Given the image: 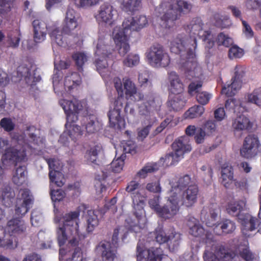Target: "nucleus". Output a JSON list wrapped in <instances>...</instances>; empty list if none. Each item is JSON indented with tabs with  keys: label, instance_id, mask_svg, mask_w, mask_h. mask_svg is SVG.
<instances>
[{
	"label": "nucleus",
	"instance_id": "obj_1",
	"mask_svg": "<svg viewBox=\"0 0 261 261\" xmlns=\"http://www.w3.org/2000/svg\"><path fill=\"white\" fill-rule=\"evenodd\" d=\"M80 214L79 209L65 214L63 217V223H60L57 229V238L59 246H63L69 239V245L75 247L72 257L67 259L66 261H83L81 249L77 246L79 241L85 239L86 235L79 229Z\"/></svg>",
	"mask_w": 261,
	"mask_h": 261
},
{
	"label": "nucleus",
	"instance_id": "obj_2",
	"mask_svg": "<svg viewBox=\"0 0 261 261\" xmlns=\"http://www.w3.org/2000/svg\"><path fill=\"white\" fill-rule=\"evenodd\" d=\"M196 47L197 40L195 37H187L182 34L178 35L170 42V51L180 55L181 68L190 80L196 76V72L199 69L195 60Z\"/></svg>",
	"mask_w": 261,
	"mask_h": 261
},
{
	"label": "nucleus",
	"instance_id": "obj_3",
	"mask_svg": "<svg viewBox=\"0 0 261 261\" xmlns=\"http://www.w3.org/2000/svg\"><path fill=\"white\" fill-rule=\"evenodd\" d=\"M147 23L148 20L145 16H139L136 20L134 17H130L124 20L121 29H114V40L118 47V52L121 56H124L130 50L128 41L132 32L139 31Z\"/></svg>",
	"mask_w": 261,
	"mask_h": 261
},
{
	"label": "nucleus",
	"instance_id": "obj_4",
	"mask_svg": "<svg viewBox=\"0 0 261 261\" xmlns=\"http://www.w3.org/2000/svg\"><path fill=\"white\" fill-rule=\"evenodd\" d=\"M61 105L66 115L65 126L67 129L69 128L68 135L70 138L75 141L77 138L83 134L84 130L80 126L74 123L78 119L77 114L86 107V103L85 101L73 98L71 100H62Z\"/></svg>",
	"mask_w": 261,
	"mask_h": 261
},
{
	"label": "nucleus",
	"instance_id": "obj_5",
	"mask_svg": "<svg viewBox=\"0 0 261 261\" xmlns=\"http://www.w3.org/2000/svg\"><path fill=\"white\" fill-rule=\"evenodd\" d=\"M162 105V101L158 97L151 94L146 97L145 101L138 107L139 114L142 116H145V119L143 123L146 125L143 128L138 132V137L144 139L149 134V131L153 123L156 120L154 117L152 119L150 114L154 111L160 110Z\"/></svg>",
	"mask_w": 261,
	"mask_h": 261
},
{
	"label": "nucleus",
	"instance_id": "obj_6",
	"mask_svg": "<svg viewBox=\"0 0 261 261\" xmlns=\"http://www.w3.org/2000/svg\"><path fill=\"white\" fill-rule=\"evenodd\" d=\"M34 29V39L36 43H40L45 39L48 32L52 40L59 46H63L64 41L57 24L50 20L44 21L35 19L32 22Z\"/></svg>",
	"mask_w": 261,
	"mask_h": 261
},
{
	"label": "nucleus",
	"instance_id": "obj_7",
	"mask_svg": "<svg viewBox=\"0 0 261 261\" xmlns=\"http://www.w3.org/2000/svg\"><path fill=\"white\" fill-rule=\"evenodd\" d=\"M167 3L164 0L160 5L161 7H167ZM168 3L169 9L161 17L162 25L166 28L173 26L174 21L179 19L181 14L189 13L192 9V4L184 0H170Z\"/></svg>",
	"mask_w": 261,
	"mask_h": 261
},
{
	"label": "nucleus",
	"instance_id": "obj_8",
	"mask_svg": "<svg viewBox=\"0 0 261 261\" xmlns=\"http://www.w3.org/2000/svg\"><path fill=\"white\" fill-rule=\"evenodd\" d=\"M125 190L130 194L135 210L139 211L134 213L138 222L137 224L130 225V229L135 230L136 228H138V229H140L142 228L141 221L144 222L145 220L142 216L145 201V197L143 194L144 189L139 182L132 180L127 184Z\"/></svg>",
	"mask_w": 261,
	"mask_h": 261
},
{
	"label": "nucleus",
	"instance_id": "obj_9",
	"mask_svg": "<svg viewBox=\"0 0 261 261\" xmlns=\"http://www.w3.org/2000/svg\"><path fill=\"white\" fill-rule=\"evenodd\" d=\"M172 147L173 151L160 160V163L164 166L169 167L176 165L183 158L184 153L190 152L192 149L189 139L186 136L181 137L175 140L173 143Z\"/></svg>",
	"mask_w": 261,
	"mask_h": 261
},
{
	"label": "nucleus",
	"instance_id": "obj_10",
	"mask_svg": "<svg viewBox=\"0 0 261 261\" xmlns=\"http://www.w3.org/2000/svg\"><path fill=\"white\" fill-rule=\"evenodd\" d=\"M145 56L148 63L153 67H166L170 63L169 54L160 44H154L147 49Z\"/></svg>",
	"mask_w": 261,
	"mask_h": 261
},
{
	"label": "nucleus",
	"instance_id": "obj_11",
	"mask_svg": "<svg viewBox=\"0 0 261 261\" xmlns=\"http://www.w3.org/2000/svg\"><path fill=\"white\" fill-rule=\"evenodd\" d=\"M27 160L26 149L23 146L20 145L7 147L2 156V163L4 169L12 165L16 166L18 163Z\"/></svg>",
	"mask_w": 261,
	"mask_h": 261
},
{
	"label": "nucleus",
	"instance_id": "obj_12",
	"mask_svg": "<svg viewBox=\"0 0 261 261\" xmlns=\"http://www.w3.org/2000/svg\"><path fill=\"white\" fill-rule=\"evenodd\" d=\"M110 46L106 41L104 36L99 37L96 44L95 54L98 57L95 61V66L99 73L102 75V71L107 69L108 64L107 58L111 54Z\"/></svg>",
	"mask_w": 261,
	"mask_h": 261
},
{
	"label": "nucleus",
	"instance_id": "obj_13",
	"mask_svg": "<svg viewBox=\"0 0 261 261\" xmlns=\"http://www.w3.org/2000/svg\"><path fill=\"white\" fill-rule=\"evenodd\" d=\"M124 101L123 97H118L114 101V108L110 110L108 114L110 126L115 129L121 130L125 126V119L121 115Z\"/></svg>",
	"mask_w": 261,
	"mask_h": 261
},
{
	"label": "nucleus",
	"instance_id": "obj_14",
	"mask_svg": "<svg viewBox=\"0 0 261 261\" xmlns=\"http://www.w3.org/2000/svg\"><path fill=\"white\" fill-rule=\"evenodd\" d=\"M119 232V229L115 228L114 230L112 243L104 242L100 243L99 247L101 251L102 261H115L116 258Z\"/></svg>",
	"mask_w": 261,
	"mask_h": 261
},
{
	"label": "nucleus",
	"instance_id": "obj_15",
	"mask_svg": "<svg viewBox=\"0 0 261 261\" xmlns=\"http://www.w3.org/2000/svg\"><path fill=\"white\" fill-rule=\"evenodd\" d=\"M234 75L231 79L230 84L224 86L221 90L222 94L227 97H232L236 94L242 87L243 78L245 75V69L241 65H237L234 69Z\"/></svg>",
	"mask_w": 261,
	"mask_h": 261
},
{
	"label": "nucleus",
	"instance_id": "obj_16",
	"mask_svg": "<svg viewBox=\"0 0 261 261\" xmlns=\"http://www.w3.org/2000/svg\"><path fill=\"white\" fill-rule=\"evenodd\" d=\"M260 144L257 136L255 135H248L243 141L240 149V154L244 158L249 159L257 155Z\"/></svg>",
	"mask_w": 261,
	"mask_h": 261
},
{
	"label": "nucleus",
	"instance_id": "obj_17",
	"mask_svg": "<svg viewBox=\"0 0 261 261\" xmlns=\"http://www.w3.org/2000/svg\"><path fill=\"white\" fill-rule=\"evenodd\" d=\"M179 196L176 192L170 193L168 201L164 206H161L158 215L161 218L168 219L173 217L179 210L180 205Z\"/></svg>",
	"mask_w": 261,
	"mask_h": 261
},
{
	"label": "nucleus",
	"instance_id": "obj_18",
	"mask_svg": "<svg viewBox=\"0 0 261 261\" xmlns=\"http://www.w3.org/2000/svg\"><path fill=\"white\" fill-rule=\"evenodd\" d=\"M137 261H161L163 251L160 248L152 247L146 251L143 244L138 243L137 246Z\"/></svg>",
	"mask_w": 261,
	"mask_h": 261
},
{
	"label": "nucleus",
	"instance_id": "obj_19",
	"mask_svg": "<svg viewBox=\"0 0 261 261\" xmlns=\"http://www.w3.org/2000/svg\"><path fill=\"white\" fill-rule=\"evenodd\" d=\"M20 198H17L15 206V214L22 217L30 210V205L33 203V197L28 189H20L19 192Z\"/></svg>",
	"mask_w": 261,
	"mask_h": 261
},
{
	"label": "nucleus",
	"instance_id": "obj_20",
	"mask_svg": "<svg viewBox=\"0 0 261 261\" xmlns=\"http://www.w3.org/2000/svg\"><path fill=\"white\" fill-rule=\"evenodd\" d=\"M199 189L196 184L190 185L182 192L181 195L177 193L180 205L187 207L192 206L197 201Z\"/></svg>",
	"mask_w": 261,
	"mask_h": 261
},
{
	"label": "nucleus",
	"instance_id": "obj_21",
	"mask_svg": "<svg viewBox=\"0 0 261 261\" xmlns=\"http://www.w3.org/2000/svg\"><path fill=\"white\" fill-rule=\"evenodd\" d=\"M236 257L234 252H228L224 247H220L215 254L205 251L203 255L204 261H236Z\"/></svg>",
	"mask_w": 261,
	"mask_h": 261
},
{
	"label": "nucleus",
	"instance_id": "obj_22",
	"mask_svg": "<svg viewBox=\"0 0 261 261\" xmlns=\"http://www.w3.org/2000/svg\"><path fill=\"white\" fill-rule=\"evenodd\" d=\"M187 226L189 228V233L194 237H202L205 236L203 239L205 242L208 243V240H212L213 234L208 231H205L202 226L199 223V221L194 218L190 217L187 221Z\"/></svg>",
	"mask_w": 261,
	"mask_h": 261
},
{
	"label": "nucleus",
	"instance_id": "obj_23",
	"mask_svg": "<svg viewBox=\"0 0 261 261\" xmlns=\"http://www.w3.org/2000/svg\"><path fill=\"white\" fill-rule=\"evenodd\" d=\"M32 65L28 67L25 65H21L17 68V76L21 79L23 78L26 83L29 85H34L41 79L40 75H36L37 68L32 70Z\"/></svg>",
	"mask_w": 261,
	"mask_h": 261
},
{
	"label": "nucleus",
	"instance_id": "obj_24",
	"mask_svg": "<svg viewBox=\"0 0 261 261\" xmlns=\"http://www.w3.org/2000/svg\"><path fill=\"white\" fill-rule=\"evenodd\" d=\"M202 86V82H191L188 86V93L193 95L196 94L197 101L202 106L207 105L212 97V94L206 91H201L199 90Z\"/></svg>",
	"mask_w": 261,
	"mask_h": 261
},
{
	"label": "nucleus",
	"instance_id": "obj_25",
	"mask_svg": "<svg viewBox=\"0 0 261 261\" xmlns=\"http://www.w3.org/2000/svg\"><path fill=\"white\" fill-rule=\"evenodd\" d=\"M46 161L48 165L49 170V178L50 181L55 182L59 187H62L64 184L63 175L58 171V168L57 166V160L54 158L46 159Z\"/></svg>",
	"mask_w": 261,
	"mask_h": 261
},
{
	"label": "nucleus",
	"instance_id": "obj_26",
	"mask_svg": "<svg viewBox=\"0 0 261 261\" xmlns=\"http://www.w3.org/2000/svg\"><path fill=\"white\" fill-rule=\"evenodd\" d=\"M27 225L25 222L19 218H13L8 221L5 230L12 236L25 234Z\"/></svg>",
	"mask_w": 261,
	"mask_h": 261
},
{
	"label": "nucleus",
	"instance_id": "obj_27",
	"mask_svg": "<svg viewBox=\"0 0 261 261\" xmlns=\"http://www.w3.org/2000/svg\"><path fill=\"white\" fill-rule=\"evenodd\" d=\"M221 183L226 189H232L233 187L234 171L231 165L224 164L221 167Z\"/></svg>",
	"mask_w": 261,
	"mask_h": 261
},
{
	"label": "nucleus",
	"instance_id": "obj_28",
	"mask_svg": "<svg viewBox=\"0 0 261 261\" xmlns=\"http://www.w3.org/2000/svg\"><path fill=\"white\" fill-rule=\"evenodd\" d=\"M220 211L217 206L211 207L208 210V212L205 209H203L201 212L200 219L203 223L208 227L216 226V220Z\"/></svg>",
	"mask_w": 261,
	"mask_h": 261
},
{
	"label": "nucleus",
	"instance_id": "obj_29",
	"mask_svg": "<svg viewBox=\"0 0 261 261\" xmlns=\"http://www.w3.org/2000/svg\"><path fill=\"white\" fill-rule=\"evenodd\" d=\"M170 83V92L175 95H180L184 91V85L179 75L175 71H171L168 74Z\"/></svg>",
	"mask_w": 261,
	"mask_h": 261
},
{
	"label": "nucleus",
	"instance_id": "obj_30",
	"mask_svg": "<svg viewBox=\"0 0 261 261\" xmlns=\"http://www.w3.org/2000/svg\"><path fill=\"white\" fill-rule=\"evenodd\" d=\"M82 125L88 134H93L101 128V125L94 115L86 116L83 117Z\"/></svg>",
	"mask_w": 261,
	"mask_h": 261
},
{
	"label": "nucleus",
	"instance_id": "obj_31",
	"mask_svg": "<svg viewBox=\"0 0 261 261\" xmlns=\"http://www.w3.org/2000/svg\"><path fill=\"white\" fill-rule=\"evenodd\" d=\"M113 8L109 4L102 5L99 9L98 14L95 16L96 20L99 22L112 23L113 17Z\"/></svg>",
	"mask_w": 261,
	"mask_h": 261
},
{
	"label": "nucleus",
	"instance_id": "obj_32",
	"mask_svg": "<svg viewBox=\"0 0 261 261\" xmlns=\"http://www.w3.org/2000/svg\"><path fill=\"white\" fill-rule=\"evenodd\" d=\"M235 229V223L229 219H225L218 223L215 226L214 231L218 235H223L231 233Z\"/></svg>",
	"mask_w": 261,
	"mask_h": 261
},
{
	"label": "nucleus",
	"instance_id": "obj_33",
	"mask_svg": "<svg viewBox=\"0 0 261 261\" xmlns=\"http://www.w3.org/2000/svg\"><path fill=\"white\" fill-rule=\"evenodd\" d=\"M232 127L235 132L248 131L251 129L252 124L249 118L244 115H240L233 120Z\"/></svg>",
	"mask_w": 261,
	"mask_h": 261
},
{
	"label": "nucleus",
	"instance_id": "obj_34",
	"mask_svg": "<svg viewBox=\"0 0 261 261\" xmlns=\"http://www.w3.org/2000/svg\"><path fill=\"white\" fill-rule=\"evenodd\" d=\"M191 184H196L192 179L191 176L188 174H185L181 176L176 182V185L172 186L170 193L174 192L177 193V191L188 188Z\"/></svg>",
	"mask_w": 261,
	"mask_h": 261
},
{
	"label": "nucleus",
	"instance_id": "obj_35",
	"mask_svg": "<svg viewBox=\"0 0 261 261\" xmlns=\"http://www.w3.org/2000/svg\"><path fill=\"white\" fill-rule=\"evenodd\" d=\"M14 197V192L9 185H0V198L5 205L10 206Z\"/></svg>",
	"mask_w": 261,
	"mask_h": 261
},
{
	"label": "nucleus",
	"instance_id": "obj_36",
	"mask_svg": "<svg viewBox=\"0 0 261 261\" xmlns=\"http://www.w3.org/2000/svg\"><path fill=\"white\" fill-rule=\"evenodd\" d=\"M14 197V192L9 185H0V198L5 205L10 206Z\"/></svg>",
	"mask_w": 261,
	"mask_h": 261
},
{
	"label": "nucleus",
	"instance_id": "obj_37",
	"mask_svg": "<svg viewBox=\"0 0 261 261\" xmlns=\"http://www.w3.org/2000/svg\"><path fill=\"white\" fill-rule=\"evenodd\" d=\"M181 241V234L176 232L174 229L168 233V240L166 242L169 250L171 252L175 251L179 246Z\"/></svg>",
	"mask_w": 261,
	"mask_h": 261
},
{
	"label": "nucleus",
	"instance_id": "obj_38",
	"mask_svg": "<svg viewBox=\"0 0 261 261\" xmlns=\"http://www.w3.org/2000/svg\"><path fill=\"white\" fill-rule=\"evenodd\" d=\"M13 183L20 186L25 184L27 181V170L25 166H20L16 168L12 177Z\"/></svg>",
	"mask_w": 261,
	"mask_h": 261
},
{
	"label": "nucleus",
	"instance_id": "obj_39",
	"mask_svg": "<svg viewBox=\"0 0 261 261\" xmlns=\"http://www.w3.org/2000/svg\"><path fill=\"white\" fill-rule=\"evenodd\" d=\"M203 23L200 17L193 18L190 23L187 26V30L190 33L196 35L199 37L201 36V34L204 32L202 30Z\"/></svg>",
	"mask_w": 261,
	"mask_h": 261
},
{
	"label": "nucleus",
	"instance_id": "obj_40",
	"mask_svg": "<svg viewBox=\"0 0 261 261\" xmlns=\"http://www.w3.org/2000/svg\"><path fill=\"white\" fill-rule=\"evenodd\" d=\"M211 21L214 25L221 29L229 27L231 23L229 17L227 15H221L219 13H215L211 18Z\"/></svg>",
	"mask_w": 261,
	"mask_h": 261
},
{
	"label": "nucleus",
	"instance_id": "obj_41",
	"mask_svg": "<svg viewBox=\"0 0 261 261\" xmlns=\"http://www.w3.org/2000/svg\"><path fill=\"white\" fill-rule=\"evenodd\" d=\"M246 102L261 107V87L254 89L251 93L245 96Z\"/></svg>",
	"mask_w": 261,
	"mask_h": 261
},
{
	"label": "nucleus",
	"instance_id": "obj_42",
	"mask_svg": "<svg viewBox=\"0 0 261 261\" xmlns=\"http://www.w3.org/2000/svg\"><path fill=\"white\" fill-rule=\"evenodd\" d=\"M26 134L30 139V141L34 145H39L42 144L43 141L39 136H38L39 129L34 125H29L26 128Z\"/></svg>",
	"mask_w": 261,
	"mask_h": 261
},
{
	"label": "nucleus",
	"instance_id": "obj_43",
	"mask_svg": "<svg viewBox=\"0 0 261 261\" xmlns=\"http://www.w3.org/2000/svg\"><path fill=\"white\" fill-rule=\"evenodd\" d=\"M205 111L203 106L195 105L190 108L184 114L186 119H194L200 117Z\"/></svg>",
	"mask_w": 261,
	"mask_h": 261
},
{
	"label": "nucleus",
	"instance_id": "obj_44",
	"mask_svg": "<svg viewBox=\"0 0 261 261\" xmlns=\"http://www.w3.org/2000/svg\"><path fill=\"white\" fill-rule=\"evenodd\" d=\"M186 103L181 95H175L167 102L168 106L174 111H178L182 109Z\"/></svg>",
	"mask_w": 261,
	"mask_h": 261
},
{
	"label": "nucleus",
	"instance_id": "obj_45",
	"mask_svg": "<svg viewBox=\"0 0 261 261\" xmlns=\"http://www.w3.org/2000/svg\"><path fill=\"white\" fill-rule=\"evenodd\" d=\"M87 230L89 232H92L99 224L97 215L93 210H89L87 215Z\"/></svg>",
	"mask_w": 261,
	"mask_h": 261
},
{
	"label": "nucleus",
	"instance_id": "obj_46",
	"mask_svg": "<svg viewBox=\"0 0 261 261\" xmlns=\"http://www.w3.org/2000/svg\"><path fill=\"white\" fill-rule=\"evenodd\" d=\"M77 25L78 23L77 21L64 20L62 30L61 31L60 30V33L59 34H61L63 37H64L63 34L70 35L74 29L77 28ZM63 40L64 41V44L63 46H64L67 43L65 42V38H63Z\"/></svg>",
	"mask_w": 261,
	"mask_h": 261
},
{
	"label": "nucleus",
	"instance_id": "obj_47",
	"mask_svg": "<svg viewBox=\"0 0 261 261\" xmlns=\"http://www.w3.org/2000/svg\"><path fill=\"white\" fill-rule=\"evenodd\" d=\"M159 170L156 163H147L137 172V175L141 178H145L149 173H153Z\"/></svg>",
	"mask_w": 261,
	"mask_h": 261
},
{
	"label": "nucleus",
	"instance_id": "obj_48",
	"mask_svg": "<svg viewBox=\"0 0 261 261\" xmlns=\"http://www.w3.org/2000/svg\"><path fill=\"white\" fill-rule=\"evenodd\" d=\"M72 58L75 62L78 71L82 72L83 66L87 61V56L83 53L76 52L72 55Z\"/></svg>",
	"mask_w": 261,
	"mask_h": 261
},
{
	"label": "nucleus",
	"instance_id": "obj_49",
	"mask_svg": "<svg viewBox=\"0 0 261 261\" xmlns=\"http://www.w3.org/2000/svg\"><path fill=\"white\" fill-rule=\"evenodd\" d=\"M204 42L206 48L210 49L212 48L215 45V37L210 31H204L200 37Z\"/></svg>",
	"mask_w": 261,
	"mask_h": 261
},
{
	"label": "nucleus",
	"instance_id": "obj_50",
	"mask_svg": "<svg viewBox=\"0 0 261 261\" xmlns=\"http://www.w3.org/2000/svg\"><path fill=\"white\" fill-rule=\"evenodd\" d=\"M176 124L177 122L174 119V116L169 115L161 123L160 126L156 127L155 130L157 133H161L166 127H174Z\"/></svg>",
	"mask_w": 261,
	"mask_h": 261
},
{
	"label": "nucleus",
	"instance_id": "obj_51",
	"mask_svg": "<svg viewBox=\"0 0 261 261\" xmlns=\"http://www.w3.org/2000/svg\"><path fill=\"white\" fill-rule=\"evenodd\" d=\"M20 33L17 31H12L8 34L7 42L9 46L12 48H16L18 46L20 42Z\"/></svg>",
	"mask_w": 261,
	"mask_h": 261
},
{
	"label": "nucleus",
	"instance_id": "obj_52",
	"mask_svg": "<svg viewBox=\"0 0 261 261\" xmlns=\"http://www.w3.org/2000/svg\"><path fill=\"white\" fill-rule=\"evenodd\" d=\"M71 81L74 84H76L80 86L82 83V78L80 74L76 72L68 74L65 77L64 86H71L70 84Z\"/></svg>",
	"mask_w": 261,
	"mask_h": 261
},
{
	"label": "nucleus",
	"instance_id": "obj_53",
	"mask_svg": "<svg viewBox=\"0 0 261 261\" xmlns=\"http://www.w3.org/2000/svg\"><path fill=\"white\" fill-rule=\"evenodd\" d=\"M122 5L126 11L134 12L138 10L140 0H122Z\"/></svg>",
	"mask_w": 261,
	"mask_h": 261
},
{
	"label": "nucleus",
	"instance_id": "obj_54",
	"mask_svg": "<svg viewBox=\"0 0 261 261\" xmlns=\"http://www.w3.org/2000/svg\"><path fill=\"white\" fill-rule=\"evenodd\" d=\"M139 62V56L136 54L131 53L123 61V64L125 66L132 67L138 65Z\"/></svg>",
	"mask_w": 261,
	"mask_h": 261
},
{
	"label": "nucleus",
	"instance_id": "obj_55",
	"mask_svg": "<svg viewBox=\"0 0 261 261\" xmlns=\"http://www.w3.org/2000/svg\"><path fill=\"white\" fill-rule=\"evenodd\" d=\"M156 241L160 244L165 243L168 240V233L166 234L162 228L158 227L153 232Z\"/></svg>",
	"mask_w": 261,
	"mask_h": 261
},
{
	"label": "nucleus",
	"instance_id": "obj_56",
	"mask_svg": "<svg viewBox=\"0 0 261 261\" xmlns=\"http://www.w3.org/2000/svg\"><path fill=\"white\" fill-rule=\"evenodd\" d=\"M216 42L218 46L223 45L225 47H229L232 44V40L227 35L221 32L218 35Z\"/></svg>",
	"mask_w": 261,
	"mask_h": 261
},
{
	"label": "nucleus",
	"instance_id": "obj_57",
	"mask_svg": "<svg viewBox=\"0 0 261 261\" xmlns=\"http://www.w3.org/2000/svg\"><path fill=\"white\" fill-rule=\"evenodd\" d=\"M238 256L244 261H254L255 259L254 254L248 247L240 250Z\"/></svg>",
	"mask_w": 261,
	"mask_h": 261
},
{
	"label": "nucleus",
	"instance_id": "obj_58",
	"mask_svg": "<svg viewBox=\"0 0 261 261\" xmlns=\"http://www.w3.org/2000/svg\"><path fill=\"white\" fill-rule=\"evenodd\" d=\"M242 208V206L239 203L235 202L228 203L226 207V210L229 214L233 216H237L239 215Z\"/></svg>",
	"mask_w": 261,
	"mask_h": 261
},
{
	"label": "nucleus",
	"instance_id": "obj_59",
	"mask_svg": "<svg viewBox=\"0 0 261 261\" xmlns=\"http://www.w3.org/2000/svg\"><path fill=\"white\" fill-rule=\"evenodd\" d=\"M0 126L6 132H10L15 128V124L11 119L9 118H3L0 121Z\"/></svg>",
	"mask_w": 261,
	"mask_h": 261
},
{
	"label": "nucleus",
	"instance_id": "obj_60",
	"mask_svg": "<svg viewBox=\"0 0 261 261\" xmlns=\"http://www.w3.org/2000/svg\"><path fill=\"white\" fill-rule=\"evenodd\" d=\"M124 164V160L121 158H119L112 161L110 164V168H111L112 172L119 173L122 170Z\"/></svg>",
	"mask_w": 261,
	"mask_h": 261
},
{
	"label": "nucleus",
	"instance_id": "obj_61",
	"mask_svg": "<svg viewBox=\"0 0 261 261\" xmlns=\"http://www.w3.org/2000/svg\"><path fill=\"white\" fill-rule=\"evenodd\" d=\"M100 149L101 148L99 146L95 145L87 151V153L88 155V160L91 162L94 163L96 161Z\"/></svg>",
	"mask_w": 261,
	"mask_h": 261
},
{
	"label": "nucleus",
	"instance_id": "obj_62",
	"mask_svg": "<svg viewBox=\"0 0 261 261\" xmlns=\"http://www.w3.org/2000/svg\"><path fill=\"white\" fill-rule=\"evenodd\" d=\"M244 55V50L237 46L234 45L230 48L228 57L230 59L240 58Z\"/></svg>",
	"mask_w": 261,
	"mask_h": 261
},
{
	"label": "nucleus",
	"instance_id": "obj_63",
	"mask_svg": "<svg viewBox=\"0 0 261 261\" xmlns=\"http://www.w3.org/2000/svg\"><path fill=\"white\" fill-rule=\"evenodd\" d=\"M50 194L52 200L55 202L62 200L66 196L65 192L60 189L51 190Z\"/></svg>",
	"mask_w": 261,
	"mask_h": 261
},
{
	"label": "nucleus",
	"instance_id": "obj_64",
	"mask_svg": "<svg viewBox=\"0 0 261 261\" xmlns=\"http://www.w3.org/2000/svg\"><path fill=\"white\" fill-rule=\"evenodd\" d=\"M225 107L227 110L236 113V110L240 107V102L235 98H230L226 101Z\"/></svg>",
	"mask_w": 261,
	"mask_h": 261
}]
</instances>
